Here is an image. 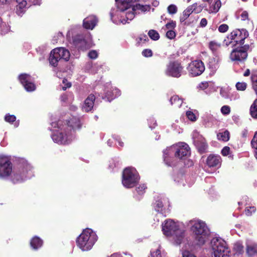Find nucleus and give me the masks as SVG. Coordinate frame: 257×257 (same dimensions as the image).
I'll return each instance as SVG.
<instances>
[{"label":"nucleus","instance_id":"f257e3e1","mask_svg":"<svg viewBox=\"0 0 257 257\" xmlns=\"http://www.w3.org/2000/svg\"><path fill=\"white\" fill-rule=\"evenodd\" d=\"M145 0H142L144 1ZM141 1V0H124L123 2L117 4V9L121 12L126 11L125 13L126 20H120V23L123 24L128 23L130 21L132 20L135 17V13H137V11H141L142 12L149 11L150 10V6L148 5H143L140 4H136L132 6L131 3Z\"/></svg>","mask_w":257,"mask_h":257},{"label":"nucleus","instance_id":"f03ea898","mask_svg":"<svg viewBox=\"0 0 257 257\" xmlns=\"http://www.w3.org/2000/svg\"><path fill=\"white\" fill-rule=\"evenodd\" d=\"M80 126V120L77 118L73 117L69 120L66 130L54 133L52 135V138L54 142L58 144L64 145L69 144L74 139L73 131L71 128H79Z\"/></svg>","mask_w":257,"mask_h":257},{"label":"nucleus","instance_id":"7ed1b4c3","mask_svg":"<svg viewBox=\"0 0 257 257\" xmlns=\"http://www.w3.org/2000/svg\"><path fill=\"white\" fill-rule=\"evenodd\" d=\"M172 153H174L175 157L185 160L190 155L189 146L183 142H180L164 151V159L166 164L171 166V164L168 161V157Z\"/></svg>","mask_w":257,"mask_h":257},{"label":"nucleus","instance_id":"20e7f679","mask_svg":"<svg viewBox=\"0 0 257 257\" xmlns=\"http://www.w3.org/2000/svg\"><path fill=\"white\" fill-rule=\"evenodd\" d=\"M162 230L166 236H172L176 244H180L184 237V230L172 220H167L162 224Z\"/></svg>","mask_w":257,"mask_h":257},{"label":"nucleus","instance_id":"39448f33","mask_svg":"<svg viewBox=\"0 0 257 257\" xmlns=\"http://www.w3.org/2000/svg\"><path fill=\"white\" fill-rule=\"evenodd\" d=\"M97 239L95 233L92 229L87 228L78 237L77 244L82 251H87L92 247Z\"/></svg>","mask_w":257,"mask_h":257},{"label":"nucleus","instance_id":"423d86ee","mask_svg":"<svg viewBox=\"0 0 257 257\" xmlns=\"http://www.w3.org/2000/svg\"><path fill=\"white\" fill-rule=\"evenodd\" d=\"M18 173L16 170H13L12 164L8 158L0 157V178L10 177L14 183H18L23 180L22 178H17L15 177Z\"/></svg>","mask_w":257,"mask_h":257},{"label":"nucleus","instance_id":"0eeeda50","mask_svg":"<svg viewBox=\"0 0 257 257\" xmlns=\"http://www.w3.org/2000/svg\"><path fill=\"white\" fill-rule=\"evenodd\" d=\"M212 257H229V250L226 242L220 238H213L211 241Z\"/></svg>","mask_w":257,"mask_h":257},{"label":"nucleus","instance_id":"6e6552de","mask_svg":"<svg viewBox=\"0 0 257 257\" xmlns=\"http://www.w3.org/2000/svg\"><path fill=\"white\" fill-rule=\"evenodd\" d=\"M139 180L138 173L135 168L128 167L123 170L122 183L125 187L130 188L134 187Z\"/></svg>","mask_w":257,"mask_h":257},{"label":"nucleus","instance_id":"1a4fd4ad","mask_svg":"<svg viewBox=\"0 0 257 257\" xmlns=\"http://www.w3.org/2000/svg\"><path fill=\"white\" fill-rule=\"evenodd\" d=\"M70 56V54L68 50L63 47L56 48L51 52L49 60L52 66L56 67L59 60L63 59L68 61Z\"/></svg>","mask_w":257,"mask_h":257},{"label":"nucleus","instance_id":"9d476101","mask_svg":"<svg viewBox=\"0 0 257 257\" xmlns=\"http://www.w3.org/2000/svg\"><path fill=\"white\" fill-rule=\"evenodd\" d=\"M248 32L245 29H236L233 30L227 37L228 40L230 41L226 42V44L228 45L232 43H235V44H238L239 46H242L244 44V40L248 37Z\"/></svg>","mask_w":257,"mask_h":257},{"label":"nucleus","instance_id":"9b49d317","mask_svg":"<svg viewBox=\"0 0 257 257\" xmlns=\"http://www.w3.org/2000/svg\"><path fill=\"white\" fill-rule=\"evenodd\" d=\"M249 49V45H245L233 49L230 54V58L232 61L242 62L247 57V51Z\"/></svg>","mask_w":257,"mask_h":257},{"label":"nucleus","instance_id":"f8f14e48","mask_svg":"<svg viewBox=\"0 0 257 257\" xmlns=\"http://www.w3.org/2000/svg\"><path fill=\"white\" fill-rule=\"evenodd\" d=\"M183 67L178 62H170L165 71L166 75L174 77H179L181 75Z\"/></svg>","mask_w":257,"mask_h":257},{"label":"nucleus","instance_id":"ddd939ff","mask_svg":"<svg viewBox=\"0 0 257 257\" xmlns=\"http://www.w3.org/2000/svg\"><path fill=\"white\" fill-rule=\"evenodd\" d=\"M192 139L199 151L201 153L204 152L208 147L205 139L196 131L193 132Z\"/></svg>","mask_w":257,"mask_h":257},{"label":"nucleus","instance_id":"4468645a","mask_svg":"<svg viewBox=\"0 0 257 257\" xmlns=\"http://www.w3.org/2000/svg\"><path fill=\"white\" fill-rule=\"evenodd\" d=\"M205 70L203 62L200 60L192 62L189 65L188 70L192 76H196L201 74Z\"/></svg>","mask_w":257,"mask_h":257},{"label":"nucleus","instance_id":"2eb2a0df","mask_svg":"<svg viewBox=\"0 0 257 257\" xmlns=\"http://www.w3.org/2000/svg\"><path fill=\"white\" fill-rule=\"evenodd\" d=\"M190 225L191 226V229L194 234H199V230L203 229V232L206 234L208 232V228L205 223L200 220H193L190 221Z\"/></svg>","mask_w":257,"mask_h":257},{"label":"nucleus","instance_id":"dca6fc26","mask_svg":"<svg viewBox=\"0 0 257 257\" xmlns=\"http://www.w3.org/2000/svg\"><path fill=\"white\" fill-rule=\"evenodd\" d=\"M19 80L27 91H33L35 90V84L31 82V77L29 75L23 74L19 76Z\"/></svg>","mask_w":257,"mask_h":257},{"label":"nucleus","instance_id":"f3484780","mask_svg":"<svg viewBox=\"0 0 257 257\" xmlns=\"http://www.w3.org/2000/svg\"><path fill=\"white\" fill-rule=\"evenodd\" d=\"M222 160L219 155L210 154L206 160V164L210 168H219L221 164Z\"/></svg>","mask_w":257,"mask_h":257},{"label":"nucleus","instance_id":"a211bd4d","mask_svg":"<svg viewBox=\"0 0 257 257\" xmlns=\"http://www.w3.org/2000/svg\"><path fill=\"white\" fill-rule=\"evenodd\" d=\"M73 44L78 49L82 51L90 47L84 37L81 35H77L74 38Z\"/></svg>","mask_w":257,"mask_h":257},{"label":"nucleus","instance_id":"6ab92c4d","mask_svg":"<svg viewBox=\"0 0 257 257\" xmlns=\"http://www.w3.org/2000/svg\"><path fill=\"white\" fill-rule=\"evenodd\" d=\"M199 234H194V237L197 244L201 245L204 244L207 240L208 237L210 234V231L208 229V232L205 234L203 232V229L199 230Z\"/></svg>","mask_w":257,"mask_h":257},{"label":"nucleus","instance_id":"aec40b11","mask_svg":"<svg viewBox=\"0 0 257 257\" xmlns=\"http://www.w3.org/2000/svg\"><path fill=\"white\" fill-rule=\"evenodd\" d=\"M95 99V96L93 94H90L85 100L82 107L83 110L86 112L90 111L93 107Z\"/></svg>","mask_w":257,"mask_h":257},{"label":"nucleus","instance_id":"412c9836","mask_svg":"<svg viewBox=\"0 0 257 257\" xmlns=\"http://www.w3.org/2000/svg\"><path fill=\"white\" fill-rule=\"evenodd\" d=\"M97 21L94 16H89L83 20V26L87 29H93L95 26Z\"/></svg>","mask_w":257,"mask_h":257},{"label":"nucleus","instance_id":"4be33fe9","mask_svg":"<svg viewBox=\"0 0 257 257\" xmlns=\"http://www.w3.org/2000/svg\"><path fill=\"white\" fill-rule=\"evenodd\" d=\"M208 5V8L206 7L205 10L209 13H216L220 8L221 3L220 0H213Z\"/></svg>","mask_w":257,"mask_h":257},{"label":"nucleus","instance_id":"5701e85b","mask_svg":"<svg viewBox=\"0 0 257 257\" xmlns=\"http://www.w3.org/2000/svg\"><path fill=\"white\" fill-rule=\"evenodd\" d=\"M246 251L247 255L252 256L257 254V244H247L246 245Z\"/></svg>","mask_w":257,"mask_h":257},{"label":"nucleus","instance_id":"b1692460","mask_svg":"<svg viewBox=\"0 0 257 257\" xmlns=\"http://www.w3.org/2000/svg\"><path fill=\"white\" fill-rule=\"evenodd\" d=\"M30 243L31 246L36 249L42 245L43 241L39 237L35 236L32 239Z\"/></svg>","mask_w":257,"mask_h":257},{"label":"nucleus","instance_id":"393cba45","mask_svg":"<svg viewBox=\"0 0 257 257\" xmlns=\"http://www.w3.org/2000/svg\"><path fill=\"white\" fill-rule=\"evenodd\" d=\"M18 5L17 6V11L19 15H20L24 11L27 2L25 0H16Z\"/></svg>","mask_w":257,"mask_h":257},{"label":"nucleus","instance_id":"a878e982","mask_svg":"<svg viewBox=\"0 0 257 257\" xmlns=\"http://www.w3.org/2000/svg\"><path fill=\"white\" fill-rule=\"evenodd\" d=\"M249 112L252 117L257 119V99L254 100L251 105Z\"/></svg>","mask_w":257,"mask_h":257},{"label":"nucleus","instance_id":"bb28decb","mask_svg":"<svg viewBox=\"0 0 257 257\" xmlns=\"http://www.w3.org/2000/svg\"><path fill=\"white\" fill-rule=\"evenodd\" d=\"M170 101L172 105H174L175 107H179L182 104L183 101L178 96L174 95L170 99Z\"/></svg>","mask_w":257,"mask_h":257},{"label":"nucleus","instance_id":"cd10ccee","mask_svg":"<svg viewBox=\"0 0 257 257\" xmlns=\"http://www.w3.org/2000/svg\"><path fill=\"white\" fill-rule=\"evenodd\" d=\"M193 13L191 7L188 6L183 12L182 16L180 17V21L183 22L185 21Z\"/></svg>","mask_w":257,"mask_h":257},{"label":"nucleus","instance_id":"c85d7f7f","mask_svg":"<svg viewBox=\"0 0 257 257\" xmlns=\"http://www.w3.org/2000/svg\"><path fill=\"white\" fill-rule=\"evenodd\" d=\"M217 137L219 140L227 142L229 139V133L228 131H225L222 133H218Z\"/></svg>","mask_w":257,"mask_h":257},{"label":"nucleus","instance_id":"c756f323","mask_svg":"<svg viewBox=\"0 0 257 257\" xmlns=\"http://www.w3.org/2000/svg\"><path fill=\"white\" fill-rule=\"evenodd\" d=\"M10 30V27L3 22L0 18V34L2 35L7 33Z\"/></svg>","mask_w":257,"mask_h":257},{"label":"nucleus","instance_id":"7c9ffc66","mask_svg":"<svg viewBox=\"0 0 257 257\" xmlns=\"http://www.w3.org/2000/svg\"><path fill=\"white\" fill-rule=\"evenodd\" d=\"M13 170H16L19 172L18 174L16 175L15 177L17 178H22L23 180L21 181V182L26 180V179L30 178L29 176H27L26 175H25V171L24 170H22L20 169H14ZM19 183H20V182Z\"/></svg>","mask_w":257,"mask_h":257},{"label":"nucleus","instance_id":"2f4dec72","mask_svg":"<svg viewBox=\"0 0 257 257\" xmlns=\"http://www.w3.org/2000/svg\"><path fill=\"white\" fill-rule=\"evenodd\" d=\"M120 95V91L117 88H114L112 92V94L110 93H107V96L108 99L110 100L113 99L116 97H117Z\"/></svg>","mask_w":257,"mask_h":257},{"label":"nucleus","instance_id":"473e14b6","mask_svg":"<svg viewBox=\"0 0 257 257\" xmlns=\"http://www.w3.org/2000/svg\"><path fill=\"white\" fill-rule=\"evenodd\" d=\"M148 35L151 39L154 41L158 40L160 38L159 33L154 30H150L148 32Z\"/></svg>","mask_w":257,"mask_h":257},{"label":"nucleus","instance_id":"72a5a7b5","mask_svg":"<svg viewBox=\"0 0 257 257\" xmlns=\"http://www.w3.org/2000/svg\"><path fill=\"white\" fill-rule=\"evenodd\" d=\"M220 44L214 41H211L209 44V47L210 49L213 52L217 50L220 48Z\"/></svg>","mask_w":257,"mask_h":257},{"label":"nucleus","instance_id":"f704fd0d","mask_svg":"<svg viewBox=\"0 0 257 257\" xmlns=\"http://www.w3.org/2000/svg\"><path fill=\"white\" fill-rule=\"evenodd\" d=\"M236 89L238 91H244L247 87V84L244 82H238L235 85Z\"/></svg>","mask_w":257,"mask_h":257},{"label":"nucleus","instance_id":"c9c22d12","mask_svg":"<svg viewBox=\"0 0 257 257\" xmlns=\"http://www.w3.org/2000/svg\"><path fill=\"white\" fill-rule=\"evenodd\" d=\"M168 12L171 15L175 14L177 13L178 9L176 5H170L167 8Z\"/></svg>","mask_w":257,"mask_h":257},{"label":"nucleus","instance_id":"e433bc0d","mask_svg":"<svg viewBox=\"0 0 257 257\" xmlns=\"http://www.w3.org/2000/svg\"><path fill=\"white\" fill-rule=\"evenodd\" d=\"M221 112L223 114L227 115L230 112V108L228 105H224L221 108Z\"/></svg>","mask_w":257,"mask_h":257},{"label":"nucleus","instance_id":"4c0bfd02","mask_svg":"<svg viewBox=\"0 0 257 257\" xmlns=\"http://www.w3.org/2000/svg\"><path fill=\"white\" fill-rule=\"evenodd\" d=\"M163 207V203L161 200H157L156 202V206H155V210L158 211L160 212L162 210V208Z\"/></svg>","mask_w":257,"mask_h":257},{"label":"nucleus","instance_id":"58836bf2","mask_svg":"<svg viewBox=\"0 0 257 257\" xmlns=\"http://www.w3.org/2000/svg\"><path fill=\"white\" fill-rule=\"evenodd\" d=\"M5 119L8 122H13L16 119V117L14 115L7 114L5 116Z\"/></svg>","mask_w":257,"mask_h":257},{"label":"nucleus","instance_id":"ea45409f","mask_svg":"<svg viewBox=\"0 0 257 257\" xmlns=\"http://www.w3.org/2000/svg\"><path fill=\"white\" fill-rule=\"evenodd\" d=\"M166 37L169 39H173L176 37V33L172 30H168L166 34Z\"/></svg>","mask_w":257,"mask_h":257},{"label":"nucleus","instance_id":"a19ab883","mask_svg":"<svg viewBox=\"0 0 257 257\" xmlns=\"http://www.w3.org/2000/svg\"><path fill=\"white\" fill-rule=\"evenodd\" d=\"M256 210L254 206H251L249 208H246L245 209V214L247 216L251 215L252 213H254Z\"/></svg>","mask_w":257,"mask_h":257},{"label":"nucleus","instance_id":"79ce46f5","mask_svg":"<svg viewBox=\"0 0 257 257\" xmlns=\"http://www.w3.org/2000/svg\"><path fill=\"white\" fill-rule=\"evenodd\" d=\"M186 115L188 119L191 121H195L196 120V117L195 115L190 111H188L186 112Z\"/></svg>","mask_w":257,"mask_h":257},{"label":"nucleus","instance_id":"37998d69","mask_svg":"<svg viewBox=\"0 0 257 257\" xmlns=\"http://www.w3.org/2000/svg\"><path fill=\"white\" fill-rule=\"evenodd\" d=\"M176 22L173 21L168 23L166 24L165 27L167 29L171 30L172 29H174L176 27Z\"/></svg>","mask_w":257,"mask_h":257},{"label":"nucleus","instance_id":"c03bdc74","mask_svg":"<svg viewBox=\"0 0 257 257\" xmlns=\"http://www.w3.org/2000/svg\"><path fill=\"white\" fill-rule=\"evenodd\" d=\"M146 188H147V187H146V185L144 184H143V185H141L139 187H138L136 189V190L138 194H142L145 192V190Z\"/></svg>","mask_w":257,"mask_h":257},{"label":"nucleus","instance_id":"a18cd8bd","mask_svg":"<svg viewBox=\"0 0 257 257\" xmlns=\"http://www.w3.org/2000/svg\"><path fill=\"white\" fill-rule=\"evenodd\" d=\"M151 257H162L160 249L158 248L155 251L151 252Z\"/></svg>","mask_w":257,"mask_h":257},{"label":"nucleus","instance_id":"49530a36","mask_svg":"<svg viewBox=\"0 0 257 257\" xmlns=\"http://www.w3.org/2000/svg\"><path fill=\"white\" fill-rule=\"evenodd\" d=\"M228 29V26L226 24H222L218 28V31L221 33L226 32Z\"/></svg>","mask_w":257,"mask_h":257},{"label":"nucleus","instance_id":"de8ad7c7","mask_svg":"<svg viewBox=\"0 0 257 257\" xmlns=\"http://www.w3.org/2000/svg\"><path fill=\"white\" fill-rule=\"evenodd\" d=\"M251 145L253 148L257 150V132L255 133L251 141Z\"/></svg>","mask_w":257,"mask_h":257},{"label":"nucleus","instance_id":"09e8293b","mask_svg":"<svg viewBox=\"0 0 257 257\" xmlns=\"http://www.w3.org/2000/svg\"><path fill=\"white\" fill-rule=\"evenodd\" d=\"M142 54L145 57H149L152 56L153 53L150 49H145L143 51Z\"/></svg>","mask_w":257,"mask_h":257},{"label":"nucleus","instance_id":"8fccbe9b","mask_svg":"<svg viewBox=\"0 0 257 257\" xmlns=\"http://www.w3.org/2000/svg\"><path fill=\"white\" fill-rule=\"evenodd\" d=\"M230 152V148L228 147H224L221 150V154L224 156H227Z\"/></svg>","mask_w":257,"mask_h":257},{"label":"nucleus","instance_id":"3c124183","mask_svg":"<svg viewBox=\"0 0 257 257\" xmlns=\"http://www.w3.org/2000/svg\"><path fill=\"white\" fill-rule=\"evenodd\" d=\"M67 81L66 79L63 80V83L64 85L62 86V88L63 90H66L67 88L70 87L71 86V83L69 82H67Z\"/></svg>","mask_w":257,"mask_h":257},{"label":"nucleus","instance_id":"603ef678","mask_svg":"<svg viewBox=\"0 0 257 257\" xmlns=\"http://www.w3.org/2000/svg\"><path fill=\"white\" fill-rule=\"evenodd\" d=\"M88 55L91 59H95L97 57V53L96 51L92 50L89 52Z\"/></svg>","mask_w":257,"mask_h":257},{"label":"nucleus","instance_id":"864d4df0","mask_svg":"<svg viewBox=\"0 0 257 257\" xmlns=\"http://www.w3.org/2000/svg\"><path fill=\"white\" fill-rule=\"evenodd\" d=\"M209 68L212 69L213 72H215L218 68V65L215 61H214L213 64H211L210 63L209 64Z\"/></svg>","mask_w":257,"mask_h":257},{"label":"nucleus","instance_id":"5fc2aeb1","mask_svg":"<svg viewBox=\"0 0 257 257\" xmlns=\"http://www.w3.org/2000/svg\"><path fill=\"white\" fill-rule=\"evenodd\" d=\"M257 77V75H254L251 77V80L253 83L252 84V88L253 90H254L255 93L257 94V81H253V79L254 77Z\"/></svg>","mask_w":257,"mask_h":257},{"label":"nucleus","instance_id":"6e6d98bb","mask_svg":"<svg viewBox=\"0 0 257 257\" xmlns=\"http://www.w3.org/2000/svg\"><path fill=\"white\" fill-rule=\"evenodd\" d=\"M148 40V38L146 35H142L139 38L138 43H143L146 42Z\"/></svg>","mask_w":257,"mask_h":257},{"label":"nucleus","instance_id":"4d7b16f0","mask_svg":"<svg viewBox=\"0 0 257 257\" xmlns=\"http://www.w3.org/2000/svg\"><path fill=\"white\" fill-rule=\"evenodd\" d=\"M208 87V83L207 82H201L199 84V87L201 89H205Z\"/></svg>","mask_w":257,"mask_h":257},{"label":"nucleus","instance_id":"13d9d810","mask_svg":"<svg viewBox=\"0 0 257 257\" xmlns=\"http://www.w3.org/2000/svg\"><path fill=\"white\" fill-rule=\"evenodd\" d=\"M204 8H206V6H203L202 5H198L194 13L196 14L200 13Z\"/></svg>","mask_w":257,"mask_h":257},{"label":"nucleus","instance_id":"bf43d9fd","mask_svg":"<svg viewBox=\"0 0 257 257\" xmlns=\"http://www.w3.org/2000/svg\"><path fill=\"white\" fill-rule=\"evenodd\" d=\"M183 257H196L193 254L189 251H185L183 252Z\"/></svg>","mask_w":257,"mask_h":257},{"label":"nucleus","instance_id":"052dcab7","mask_svg":"<svg viewBox=\"0 0 257 257\" xmlns=\"http://www.w3.org/2000/svg\"><path fill=\"white\" fill-rule=\"evenodd\" d=\"M61 124V121H58L57 122H53L51 123L52 128H55L56 127L59 128V125Z\"/></svg>","mask_w":257,"mask_h":257},{"label":"nucleus","instance_id":"680f3d73","mask_svg":"<svg viewBox=\"0 0 257 257\" xmlns=\"http://www.w3.org/2000/svg\"><path fill=\"white\" fill-rule=\"evenodd\" d=\"M241 18L242 21H245L248 19V13L246 11H244L241 14Z\"/></svg>","mask_w":257,"mask_h":257},{"label":"nucleus","instance_id":"e2e57ef3","mask_svg":"<svg viewBox=\"0 0 257 257\" xmlns=\"http://www.w3.org/2000/svg\"><path fill=\"white\" fill-rule=\"evenodd\" d=\"M207 24V21L205 18H203L201 20L200 26L202 27H205Z\"/></svg>","mask_w":257,"mask_h":257},{"label":"nucleus","instance_id":"0e129e2a","mask_svg":"<svg viewBox=\"0 0 257 257\" xmlns=\"http://www.w3.org/2000/svg\"><path fill=\"white\" fill-rule=\"evenodd\" d=\"M29 1L34 5H40L41 0H29Z\"/></svg>","mask_w":257,"mask_h":257},{"label":"nucleus","instance_id":"69168bd1","mask_svg":"<svg viewBox=\"0 0 257 257\" xmlns=\"http://www.w3.org/2000/svg\"><path fill=\"white\" fill-rule=\"evenodd\" d=\"M198 6V4L197 3H195L193 4V5L190 6V7H191V9L192 10L193 13L195 12V11L196 10V8H197Z\"/></svg>","mask_w":257,"mask_h":257},{"label":"nucleus","instance_id":"338daca9","mask_svg":"<svg viewBox=\"0 0 257 257\" xmlns=\"http://www.w3.org/2000/svg\"><path fill=\"white\" fill-rule=\"evenodd\" d=\"M235 247L237 248V250L239 252H240L243 249V246L241 244L237 243L235 244Z\"/></svg>","mask_w":257,"mask_h":257},{"label":"nucleus","instance_id":"774afa93","mask_svg":"<svg viewBox=\"0 0 257 257\" xmlns=\"http://www.w3.org/2000/svg\"><path fill=\"white\" fill-rule=\"evenodd\" d=\"M248 131L247 130H243L241 132V135L242 137L246 138L247 136Z\"/></svg>","mask_w":257,"mask_h":257}]
</instances>
